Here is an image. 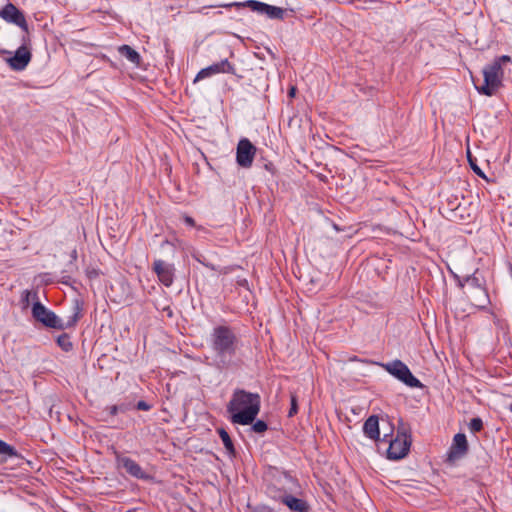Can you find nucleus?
<instances>
[{
  "label": "nucleus",
  "instance_id": "14",
  "mask_svg": "<svg viewBox=\"0 0 512 512\" xmlns=\"http://www.w3.org/2000/svg\"><path fill=\"white\" fill-rule=\"evenodd\" d=\"M468 451V442L465 434L458 433L453 438L452 446L450 447L448 458L449 460H456L463 457Z\"/></svg>",
  "mask_w": 512,
  "mask_h": 512
},
{
  "label": "nucleus",
  "instance_id": "15",
  "mask_svg": "<svg viewBox=\"0 0 512 512\" xmlns=\"http://www.w3.org/2000/svg\"><path fill=\"white\" fill-rule=\"evenodd\" d=\"M468 298L472 305L478 308H485L489 303L488 293L485 288H477V290L467 291Z\"/></svg>",
  "mask_w": 512,
  "mask_h": 512
},
{
  "label": "nucleus",
  "instance_id": "24",
  "mask_svg": "<svg viewBox=\"0 0 512 512\" xmlns=\"http://www.w3.org/2000/svg\"><path fill=\"white\" fill-rule=\"evenodd\" d=\"M0 455L15 457L17 456V451L14 447L0 439Z\"/></svg>",
  "mask_w": 512,
  "mask_h": 512
},
{
  "label": "nucleus",
  "instance_id": "23",
  "mask_svg": "<svg viewBox=\"0 0 512 512\" xmlns=\"http://www.w3.org/2000/svg\"><path fill=\"white\" fill-rule=\"evenodd\" d=\"M467 158H468V162H469V165L471 167V169L478 175L480 176L481 178L485 179L488 181L486 175L484 174V172L481 170V168L478 166L477 164V160L476 158H473L472 155H471V152L468 150L467 151Z\"/></svg>",
  "mask_w": 512,
  "mask_h": 512
},
{
  "label": "nucleus",
  "instance_id": "25",
  "mask_svg": "<svg viewBox=\"0 0 512 512\" xmlns=\"http://www.w3.org/2000/svg\"><path fill=\"white\" fill-rule=\"evenodd\" d=\"M57 343L66 352L71 350V348H72V343H71L70 338H69V336L67 334L60 335L57 338Z\"/></svg>",
  "mask_w": 512,
  "mask_h": 512
},
{
  "label": "nucleus",
  "instance_id": "17",
  "mask_svg": "<svg viewBox=\"0 0 512 512\" xmlns=\"http://www.w3.org/2000/svg\"><path fill=\"white\" fill-rule=\"evenodd\" d=\"M282 502L287 505V507L295 512H308L309 506L306 501L296 498L292 495H285L282 498Z\"/></svg>",
  "mask_w": 512,
  "mask_h": 512
},
{
  "label": "nucleus",
  "instance_id": "30",
  "mask_svg": "<svg viewBox=\"0 0 512 512\" xmlns=\"http://www.w3.org/2000/svg\"><path fill=\"white\" fill-rule=\"evenodd\" d=\"M459 200L462 202V209H463L462 211H463V213H464V212H465V210H466V209H465V207H464V205H465L466 203H468V204H469V206H470V210H471L472 212H475V211H476L477 207H476V206H472V202H471V201H469V199H467V198H466V196H465L464 194H460V196H459Z\"/></svg>",
  "mask_w": 512,
  "mask_h": 512
},
{
  "label": "nucleus",
  "instance_id": "18",
  "mask_svg": "<svg viewBox=\"0 0 512 512\" xmlns=\"http://www.w3.org/2000/svg\"><path fill=\"white\" fill-rule=\"evenodd\" d=\"M444 196V199L442 200V204L444 202L447 204L448 210L452 212H456L458 216L463 218V209H462V202L459 200L458 194H441Z\"/></svg>",
  "mask_w": 512,
  "mask_h": 512
},
{
  "label": "nucleus",
  "instance_id": "7",
  "mask_svg": "<svg viewBox=\"0 0 512 512\" xmlns=\"http://www.w3.org/2000/svg\"><path fill=\"white\" fill-rule=\"evenodd\" d=\"M232 6L248 7L253 12H257L258 14H261V15H266L269 19L283 20L285 17V14H286V10L281 7L269 5V4H266L264 2L257 1V0H247L245 2H234V3L226 5V7H232Z\"/></svg>",
  "mask_w": 512,
  "mask_h": 512
},
{
  "label": "nucleus",
  "instance_id": "28",
  "mask_svg": "<svg viewBox=\"0 0 512 512\" xmlns=\"http://www.w3.org/2000/svg\"><path fill=\"white\" fill-rule=\"evenodd\" d=\"M107 410L111 416H115L118 412H125L127 407L125 405H112L107 407Z\"/></svg>",
  "mask_w": 512,
  "mask_h": 512
},
{
  "label": "nucleus",
  "instance_id": "34",
  "mask_svg": "<svg viewBox=\"0 0 512 512\" xmlns=\"http://www.w3.org/2000/svg\"><path fill=\"white\" fill-rule=\"evenodd\" d=\"M295 92H296V88L295 87H291V89L289 90V96L290 97H294L295 96Z\"/></svg>",
  "mask_w": 512,
  "mask_h": 512
},
{
  "label": "nucleus",
  "instance_id": "26",
  "mask_svg": "<svg viewBox=\"0 0 512 512\" xmlns=\"http://www.w3.org/2000/svg\"><path fill=\"white\" fill-rule=\"evenodd\" d=\"M251 429L255 433L263 434L265 431H267L268 425L263 420H257L256 422L253 421Z\"/></svg>",
  "mask_w": 512,
  "mask_h": 512
},
{
  "label": "nucleus",
  "instance_id": "11",
  "mask_svg": "<svg viewBox=\"0 0 512 512\" xmlns=\"http://www.w3.org/2000/svg\"><path fill=\"white\" fill-rule=\"evenodd\" d=\"M152 270L164 286L170 287L173 284L175 276V267L173 264L157 259L153 262Z\"/></svg>",
  "mask_w": 512,
  "mask_h": 512
},
{
  "label": "nucleus",
  "instance_id": "29",
  "mask_svg": "<svg viewBox=\"0 0 512 512\" xmlns=\"http://www.w3.org/2000/svg\"><path fill=\"white\" fill-rule=\"evenodd\" d=\"M298 411L297 398L294 394H291V407L288 412L289 417H293Z\"/></svg>",
  "mask_w": 512,
  "mask_h": 512
},
{
  "label": "nucleus",
  "instance_id": "33",
  "mask_svg": "<svg viewBox=\"0 0 512 512\" xmlns=\"http://www.w3.org/2000/svg\"><path fill=\"white\" fill-rule=\"evenodd\" d=\"M183 219H184V222H185L187 225H189V226H191V227H194V226H195V221H194V219H193L192 217H190V216H184V218H183Z\"/></svg>",
  "mask_w": 512,
  "mask_h": 512
},
{
  "label": "nucleus",
  "instance_id": "16",
  "mask_svg": "<svg viewBox=\"0 0 512 512\" xmlns=\"http://www.w3.org/2000/svg\"><path fill=\"white\" fill-rule=\"evenodd\" d=\"M363 432L365 436L370 438L371 440H379L380 431H379V420L375 415H371L364 422Z\"/></svg>",
  "mask_w": 512,
  "mask_h": 512
},
{
  "label": "nucleus",
  "instance_id": "36",
  "mask_svg": "<svg viewBox=\"0 0 512 512\" xmlns=\"http://www.w3.org/2000/svg\"><path fill=\"white\" fill-rule=\"evenodd\" d=\"M387 436H388V435H384V438H383V440H384V441H387V440H386Z\"/></svg>",
  "mask_w": 512,
  "mask_h": 512
},
{
  "label": "nucleus",
  "instance_id": "6",
  "mask_svg": "<svg viewBox=\"0 0 512 512\" xmlns=\"http://www.w3.org/2000/svg\"><path fill=\"white\" fill-rule=\"evenodd\" d=\"M411 442V435L407 432V429L404 426L399 427L396 437L389 440L388 459L400 460L404 458L409 452Z\"/></svg>",
  "mask_w": 512,
  "mask_h": 512
},
{
  "label": "nucleus",
  "instance_id": "20",
  "mask_svg": "<svg viewBox=\"0 0 512 512\" xmlns=\"http://www.w3.org/2000/svg\"><path fill=\"white\" fill-rule=\"evenodd\" d=\"M464 284H467L468 286V291H471V290H477V288H484L480 279L478 278V276L476 275V273L472 274V275H468L464 278L463 282H459V285L461 287L464 286Z\"/></svg>",
  "mask_w": 512,
  "mask_h": 512
},
{
  "label": "nucleus",
  "instance_id": "13",
  "mask_svg": "<svg viewBox=\"0 0 512 512\" xmlns=\"http://www.w3.org/2000/svg\"><path fill=\"white\" fill-rule=\"evenodd\" d=\"M116 463L118 468L124 469L129 475L137 479L147 478L146 473L143 471L141 466L136 463L133 459L123 456L120 454L116 455Z\"/></svg>",
  "mask_w": 512,
  "mask_h": 512
},
{
  "label": "nucleus",
  "instance_id": "9",
  "mask_svg": "<svg viewBox=\"0 0 512 512\" xmlns=\"http://www.w3.org/2000/svg\"><path fill=\"white\" fill-rule=\"evenodd\" d=\"M0 17L8 23L20 27L24 32H28V24L22 11L14 4L7 3L0 11Z\"/></svg>",
  "mask_w": 512,
  "mask_h": 512
},
{
  "label": "nucleus",
  "instance_id": "27",
  "mask_svg": "<svg viewBox=\"0 0 512 512\" xmlns=\"http://www.w3.org/2000/svg\"><path fill=\"white\" fill-rule=\"evenodd\" d=\"M482 428H483V422L479 417L471 419V421L469 423V429L472 432H479L482 430Z\"/></svg>",
  "mask_w": 512,
  "mask_h": 512
},
{
  "label": "nucleus",
  "instance_id": "1",
  "mask_svg": "<svg viewBox=\"0 0 512 512\" xmlns=\"http://www.w3.org/2000/svg\"><path fill=\"white\" fill-rule=\"evenodd\" d=\"M261 406V398L257 393L236 389L227 404V412L231 422L240 425H250L256 419Z\"/></svg>",
  "mask_w": 512,
  "mask_h": 512
},
{
  "label": "nucleus",
  "instance_id": "12",
  "mask_svg": "<svg viewBox=\"0 0 512 512\" xmlns=\"http://www.w3.org/2000/svg\"><path fill=\"white\" fill-rule=\"evenodd\" d=\"M31 58L30 50L25 45H22L15 51L12 57L7 59V63L12 70L22 71L28 66Z\"/></svg>",
  "mask_w": 512,
  "mask_h": 512
},
{
  "label": "nucleus",
  "instance_id": "3",
  "mask_svg": "<svg viewBox=\"0 0 512 512\" xmlns=\"http://www.w3.org/2000/svg\"><path fill=\"white\" fill-rule=\"evenodd\" d=\"M508 65H512V59L508 55L496 57L492 63L483 68L484 83L481 87H476L478 92L486 95H494L501 87L505 70Z\"/></svg>",
  "mask_w": 512,
  "mask_h": 512
},
{
  "label": "nucleus",
  "instance_id": "31",
  "mask_svg": "<svg viewBox=\"0 0 512 512\" xmlns=\"http://www.w3.org/2000/svg\"><path fill=\"white\" fill-rule=\"evenodd\" d=\"M192 256H193V258H194L196 261H198V262H199V263H201L202 265H204V266H206V267H208V268H210V269H212V270H215V269H216V268H215V266H214L213 264H210V263L205 262V261H204V259H203V257H202V255H200V254H193Z\"/></svg>",
  "mask_w": 512,
  "mask_h": 512
},
{
  "label": "nucleus",
  "instance_id": "22",
  "mask_svg": "<svg viewBox=\"0 0 512 512\" xmlns=\"http://www.w3.org/2000/svg\"><path fill=\"white\" fill-rule=\"evenodd\" d=\"M31 301H38V296H37V293L36 292H30L28 290H25L23 293H22V296H21V304H22V308L23 309H26L29 307L30 305V302Z\"/></svg>",
  "mask_w": 512,
  "mask_h": 512
},
{
  "label": "nucleus",
  "instance_id": "10",
  "mask_svg": "<svg viewBox=\"0 0 512 512\" xmlns=\"http://www.w3.org/2000/svg\"><path fill=\"white\" fill-rule=\"evenodd\" d=\"M219 73H228L232 75H236V69L233 64H231L228 59H223L220 62L213 63L212 65L201 69L195 79L194 82L199 81L204 78L211 77L212 75Z\"/></svg>",
  "mask_w": 512,
  "mask_h": 512
},
{
  "label": "nucleus",
  "instance_id": "35",
  "mask_svg": "<svg viewBox=\"0 0 512 512\" xmlns=\"http://www.w3.org/2000/svg\"><path fill=\"white\" fill-rule=\"evenodd\" d=\"M333 228H334L335 230L339 231V228H338V226H337L336 224H333Z\"/></svg>",
  "mask_w": 512,
  "mask_h": 512
},
{
  "label": "nucleus",
  "instance_id": "32",
  "mask_svg": "<svg viewBox=\"0 0 512 512\" xmlns=\"http://www.w3.org/2000/svg\"><path fill=\"white\" fill-rule=\"evenodd\" d=\"M136 407L138 410H142V411H148L151 408V406L147 402L142 401V400L137 403Z\"/></svg>",
  "mask_w": 512,
  "mask_h": 512
},
{
  "label": "nucleus",
  "instance_id": "2",
  "mask_svg": "<svg viewBox=\"0 0 512 512\" xmlns=\"http://www.w3.org/2000/svg\"><path fill=\"white\" fill-rule=\"evenodd\" d=\"M238 338L228 326H217L211 333V347L219 368L227 369L233 364L238 349Z\"/></svg>",
  "mask_w": 512,
  "mask_h": 512
},
{
  "label": "nucleus",
  "instance_id": "5",
  "mask_svg": "<svg viewBox=\"0 0 512 512\" xmlns=\"http://www.w3.org/2000/svg\"><path fill=\"white\" fill-rule=\"evenodd\" d=\"M380 366L389 374L411 388H422L423 384L417 379L408 366L401 360H393L388 363H381Z\"/></svg>",
  "mask_w": 512,
  "mask_h": 512
},
{
  "label": "nucleus",
  "instance_id": "8",
  "mask_svg": "<svg viewBox=\"0 0 512 512\" xmlns=\"http://www.w3.org/2000/svg\"><path fill=\"white\" fill-rule=\"evenodd\" d=\"M257 148L247 138L239 140L236 148V162L242 168H250L256 155Z\"/></svg>",
  "mask_w": 512,
  "mask_h": 512
},
{
  "label": "nucleus",
  "instance_id": "4",
  "mask_svg": "<svg viewBox=\"0 0 512 512\" xmlns=\"http://www.w3.org/2000/svg\"><path fill=\"white\" fill-rule=\"evenodd\" d=\"M32 316L35 320L47 327L64 330L73 327L78 322L81 316V307L79 304H76L73 314L64 320L59 318L54 312L48 310L39 301H35L32 306Z\"/></svg>",
  "mask_w": 512,
  "mask_h": 512
},
{
  "label": "nucleus",
  "instance_id": "19",
  "mask_svg": "<svg viewBox=\"0 0 512 512\" xmlns=\"http://www.w3.org/2000/svg\"><path fill=\"white\" fill-rule=\"evenodd\" d=\"M118 52L122 57L135 65H139L141 57L139 53L129 45H122L118 48Z\"/></svg>",
  "mask_w": 512,
  "mask_h": 512
},
{
  "label": "nucleus",
  "instance_id": "21",
  "mask_svg": "<svg viewBox=\"0 0 512 512\" xmlns=\"http://www.w3.org/2000/svg\"><path fill=\"white\" fill-rule=\"evenodd\" d=\"M218 434H219L226 450L230 453H234V451H235L234 445H233V442H232L228 432L225 429L220 428V429H218Z\"/></svg>",
  "mask_w": 512,
  "mask_h": 512
}]
</instances>
